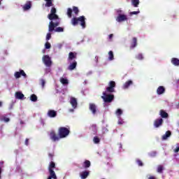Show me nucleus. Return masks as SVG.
<instances>
[{"label": "nucleus", "mask_w": 179, "mask_h": 179, "mask_svg": "<svg viewBox=\"0 0 179 179\" xmlns=\"http://www.w3.org/2000/svg\"><path fill=\"white\" fill-rule=\"evenodd\" d=\"M56 13L57 8L52 7L50 13L48 15V19L51 20L48 27V31H50V33H52V31L62 33V31H64V28L61 27H57V26H59V23H61V19ZM55 27L57 28L55 29Z\"/></svg>", "instance_id": "1"}, {"label": "nucleus", "mask_w": 179, "mask_h": 179, "mask_svg": "<svg viewBox=\"0 0 179 179\" xmlns=\"http://www.w3.org/2000/svg\"><path fill=\"white\" fill-rule=\"evenodd\" d=\"M113 81H110L109 87L106 88V91L103 92V99L105 104L106 103H111L113 101Z\"/></svg>", "instance_id": "2"}, {"label": "nucleus", "mask_w": 179, "mask_h": 179, "mask_svg": "<svg viewBox=\"0 0 179 179\" xmlns=\"http://www.w3.org/2000/svg\"><path fill=\"white\" fill-rule=\"evenodd\" d=\"M85 16H80L79 17H73L71 20V24L73 26H78V24H80V26L83 27V29H85L86 27V22H85Z\"/></svg>", "instance_id": "3"}, {"label": "nucleus", "mask_w": 179, "mask_h": 179, "mask_svg": "<svg viewBox=\"0 0 179 179\" xmlns=\"http://www.w3.org/2000/svg\"><path fill=\"white\" fill-rule=\"evenodd\" d=\"M55 169V163L54 162H50L48 166L49 176L47 179H58V178L57 177V174L55 173V171H54Z\"/></svg>", "instance_id": "4"}, {"label": "nucleus", "mask_w": 179, "mask_h": 179, "mask_svg": "<svg viewBox=\"0 0 179 179\" xmlns=\"http://www.w3.org/2000/svg\"><path fill=\"white\" fill-rule=\"evenodd\" d=\"M70 132L71 131L69 129L64 127H59L58 129V135L60 136V139L68 138V136H69Z\"/></svg>", "instance_id": "5"}, {"label": "nucleus", "mask_w": 179, "mask_h": 179, "mask_svg": "<svg viewBox=\"0 0 179 179\" xmlns=\"http://www.w3.org/2000/svg\"><path fill=\"white\" fill-rule=\"evenodd\" d=\"M69 103L72 108H69V113H75V110L78 108V100L76 98L71 96Z\"/></svg>", "instance_id": "6"}, {"label": "nucleus", "mask_w": 179, "mask_h": 179, "mask_svg": "<svg viewBox=\"0 0 179 179\" xmlns=\"http://www.w3.org/2000/svg\"><path fill=\"white\" fill-rule=\"evenodd\" d=\"M117 12L118 13V15L116 17V20L119 23H121L122 22H125V21L128 20V16H127V15H125V14H122V10H117Z\"/></svg>", "instance_id": "7"}, {"label": "nucleus", "mask_w": 179, "mask_h": 179, "mask_svg": "<svg viewBox=\"0 0 179 179\" xmlns=\"http://www.w3.org/2000/svg\"><path fill=\"white\" fill-rule=\"evenodd\" d=\"M42 61L47 68H49L52 65L51 57H50L48 55H44L42 58Z\"/></svg>", "instance_id": "8"}, {"label": "nucleus", "mask_w": 179, "mask_h": 179, "mask_svg": "<svg viewBox=\"0 0 179 179\" xmlns=\"http://www.w3.org/2000/svg\"><path fill=\"white\" fill-rule=\"evenodd\" d=\"M49 136H50V139L52 142H58V141H59V139H61V137L57 135V133H55V131H50Z\"/></svg>", "instance_id": "9"}, {"label": "nucleus", "mask_w": 179, "mask_h": 179, "mask_svg": "<svg viewBox=\"0 0 179 179\" xmlns=\"http://www.w3.org/2000/svg\"><path fill=\"white\" fill-rule=\"evenodd\" d=\"M14 76L15 78V79H19L20 78V76H23L24 78H27V75L26 74V73H24V71L20 69L19 71H16L14 73Z\"/></svg>", "instance_id": "10"}, {"label": "nucleus", "mask_w": 179, "mask_h": 179, "mask_svg": "<svg viewBox=\"0 0 179 179\" xmlns=\"http://www.w3.org/2000/svg\"><path fill=\"white\" fill-rule=\"evenodd\" d=\"M47 115L49 117V118H55V117L57 115V110H48Z\"/></svg>", "instance_id": "11"}, {"label": "nucleus", "mask_w": 179, "mask_h": 179, "mask_svg": "<svg viewBox=\"0 0 179 179\" xmlns=\"http://www.w3.org/2000/svg\"><path fill=\"white\" fill-rule=\"evenodd\" d=\"M163 125V119L159 118L155 120L154 122V127L155 128H159V127H162Z\"/></svg>", "instance_id": "12"}, {"label": "nucleus", "mask_w": 179, "mask_h": 179, "mask_svg": "<svg viewBox=\"0 0 179 179\" xmlns=\"http://www.w3.org/2000/svg\"><path fill=\"white\" fill-rule=\"evenodd\" d=\"M15 97L17 100H23L24 99V94H23V93H22V92L19 91V92H15Z\"/></svg>", "instance_id": "13"}, {"label": "nucleus", "mask_w": 179, "mask_h": 179, "mask_svg": "<svg viewBox=\"0 0 179 179\" xmlns=\"http://www.w3.org/2000/svg\"><path fill=\"white\" fill-rule=\"evenodd\" d=\"M97 106L94 103H90V110L92 111V114L94 115L97 113Z\"/></svg>", "instance_id": "14"}, {"label": "nucleus", "mask_w": 179, "mask_h": 179, "mask_svg": "<svg viewBox=\"0 0 179 179\" xmlns=\"http://www.w3.org/2000/svg\"><path fill=\"white\" fill-rule=\"evenodd\" d=\"M23 10H29V9H31V1H27L23 6H22Z\"/></svg>", "instance_id": "15"}, {"label": "nucleus", "mask_w": 179, "mask_h": 179, "mask_svg": "<svg viewBox=\"0 0 179 179\" xmlns=\"http://www.w3.org/2000/svg\"><path fill=\"white\" fill-rule=\"evenodd\" d=\"M75 58H76V53L71 52L69 54V58H68V61L69 63L72 62V61H73V59H75Z\"/></svg>", "instance_id": "16"}, {"label": "nucleus", "mask_w": 179, "mask_h": 179, "mask_svg": "<svg viewBox=\"0 0 179 179\" xmlns=\"http://www.w3.org/2000/svg\"><path fill=\"white\" fill-rule=\"evenodd\" d=\"M76 65H78V63L76 61L73 60V62L70 63V65L68 67L69 71H73L75 68H76Z\"/></svg>", "instance_id": "17"}, {"label": "nucleus", "mask_w": 179, "mask_h": 179, "mask_svg": "<svg viewBox=\"0 0 179 179\" xmlns=\"http://www.w3.org/2000/svg\"><path fill=\"white\" fill-rule=\"evenodd\" d=\"M171 136V131H167L165 134H164L162 137V141H167L168 138H170Z\"/></svg>", "instance_id": "18"}, {"label": "nucleus", "mask_w": 179, "mask_h": 179, "mask_svg": "<svg viewBox=\"0 0 179 179\" xmlns=\"http://www.w3.org/2000/svg\"><path fill=\"white\" fill-rule=\"evenodd\" d=\"M0 121L1 122H9V121H10V119H9V117H7L6 115H0Z\"/></svg>", "instance_id": "19"}, {"label": "nucleus", "mask_w": 179, "mask_h": 179, "mask_svg": "<svg viewBox=\"0 0 179 179\" xmlns=\"http://www.w3.org/2000/svg\"><path fill=\"white\" fill-rule=\"evenodd\" d=\"M134 84V82H132V80H129L128 81H127L124 85L122 88L123 89H128V87H129L131 85Z\"/></svg>", "instance_id": "20"}, {"label": "nucleus", "mask_w": 179, "mask_h": 179, "mask_svg": "<svg viewBox=\"0 0 179 179\" xmlns=\"http://www.w3.org/2000/svg\"><path fill=\"white\" fill-rule=\"evenodd\" d=\"M166 92V89L163 86H159L157 90V94H163Z\"/></svg>", "instance_id": "21"}, {"label": "nucleus", "mask_w": 179, "mask_h": 179, "mask_svg": "<svg viewBox=\"0 0 179 179\" xmlns=\"http://www.w3.org/2000/svg\"><path fill=\"white\" fill-rule=\"evenodd\" d=\"M171 64H173V65H174L175 66H179V59L176 58V57H173L171 60Z\"/></svg>", "instance_id": "22"}, {"label": "nucleus", "mask_w": 179, "mask_h": 179, "mask_svg": "<svg viewBox=\"0 0 179 179\" xmlns=\"http://www.w3.org/2000/svg\"><path fill=\"white\" fill-rule=\"evenodd\" d=\"M46 1L45 6L46 8H50V6H54V3H52L54 0H44Z\"/></svg>", "instance_id": "23"}, {"label": "nucleus", "mask_w": 179, "mask_h": 179, "mask_svg": "<svg viewBox=\"0 0 179 179\" xmlns=\"http://www.w3.org/2000/svg\"><path fill=\"white\" fill-rule=\"evenodd\" d=\"M60 82L64 86L68 85V79L65 77V75H64V76L60 78Z\"/></svg>", "instance_id": "24"}, {"label": "nucleus", "mask_w": 179, "mask_h": 179, "mask_svg": "<svg viewBox=\"0 0 179 179\" xmlns=\"http://www.w3.org/2000/svg\"><path fill=\"white\" fill-rule=\"evenodd\" d=\"M159 113L162 118H169V113L167 112L160 110Z\"/></svg>", "instance_id": "25"}, {"label": "nucleus", "mask_w": 179, "mask_h": 179, "mask_svg": "<svg viewBox=\"0 0 179 179\" xmlns=\"http://www.w3.org/2000/svg\"><path fill=\"white\" fill-rule=\"evenodd\" d=\"M89 171H83L81 173H80V177L82 179H85V178H87V177L89 176Z\"/></svg>", "instance_id": "26"}, {"label": "nucleus", "mask_w": 179, "mask_h": 179, "mask_svg": "<svg viewBox=\"0 0 179 179\" xmlns=\"http://www.w3.org/2000/svg\"><path fill=\"white\" fill-rule=\"evenodd\" d=\"M132 43H131V48H135V47H136V45H138V39L136 38H133V40H132Z\"/></svg>", "instance_id": "27"}, {"label": "nucleus", "mask_w": 179, "mask_h": 179, "mask_svg": "<svg viewBox=\"0 0 179 179\" xmlns=\"http://www.w3.org/2000/svg\"><path fill=\"white\" fill-rule=\"evenodd\" d=\"M139 0H131V5H133L134 8H138V6H139Z\"/></svg>", "instance_id": "28"}, {"label": "nucleus", "mask_w": 179, "mask_h": 179, "mask_svg": "<svg viewBox=\"0 0 179 179\" xmlns=\"http://www.w3.org/2000/svg\"><path fill=\"white\" fill-rule=\"evenodd\" d=\"M91 166V163H90V161L89 160H85L83 163V167L85 169H89V167H90Z\"/></svg>", "instance_id": "29"}, {"label": "nucleus", "mask_w": 179, "mask_h": 179, "mask_svg": "<svg viewBox=\"0 0 179 179\" xmlns=\"http://www.w3.org/2000/svg\"><path fill=\"white\" fill-rule=\"evenodd\" d=\"M31 101H33L34 103H36L37 101V96L36 94H33L30 96Z\"/></svg>", "instance_id": "30"}, {"label": "nucleus", "mask_w": 179, "mask_h": 179, "mask_svg": "<svg viewBox=\"0 0 179 179\" xmlns=\"http://www.w3.org/2000/svg\"><path fill=\"white\" fill-rule=\"evenodd\" d=\"M163 170H164V168L162 165H159L157 169V173H163Z\"/></svg>", "instance_id": "31"}, {"label": "nucleus", "mask_w": 179, "mask_h": 179, "mask_svg": "<svg viewBox=\"0 0 179 179\" xmlns=\"http://www.w3.org/2000/svg\"><path fill=\"white\" fill-rule=\"evenodd\" d=\"M73 12H74L76 16H78V15L79 13V8H78V7H76V6H73Z\"/></svg>", "instance_id": "32"}, {"label": "nucleus", "mask_w": 179, "mask_h": 179, "mask_svg": "<svg viewBox=\"0 0 179 179\" xmlns=\"http://www.w3.org/2000/svg\"><path fill=\"white\" fill-rule=\"evenodd\" d=\"M67 15H68V17L69 18L72 17V8H69L67 9Z\"/></svg>", "instance_id": "33"}, {"label": "nucleus", "mask_w": 179, "mask_h": 179, "mask_svg": "<svg viewBox=\"0 0 179 179\" xmlns=\"http://www.w3.org/2000/svg\"><path fill=\"white\" fill-rule=\"evenodd\" d=\"M115 114L117 117H121V115H122V110L117 109L115 112Z\"/></svg>", "instance_id": "34"}, {"label": "nucleus", "mask_w": 179, "mask_h": 179, "mask_svg": "<svg viewBox=\"0 0 179 179\" xmlns=\"http://www.w3.org/2000/svg\"><path fill=\"white\" fill-rule=\"evenodd\" d=\"M93 142L94 143H100V139L99 138V137L97 136H94V138H93Z\"/></svg>", "instance_id": "35"}, {"label": "nucleus", "mask_w": 179, "mask_h": 179, "mask_svg": "<svg viewBox=\"0 0 179 179\" xmlns=\"http://www.w3.org/2000/svg\"><path fill=\"white\" fill-rule=\"evenodd\" d=\"M136 59L142 60L143 59V55L142 53H139L136 56Z\"/></svg>", "instance_id": "36"}, {"label": "nucleus", "mask_w": 179, "mask_h": 179, "mask_svg": "<svg viewBox=\"0 0 179 179\" xmlns=\"http://www.w3.org/2000/svg\"><path fill=\"white\" fill-rule=\"evenodd\" d=\"M108 55V60L113 61V50L109 51Z\"/></svg>", "instance_id": "37"}, {"label": "nucleus", "mask_w": 179, "mask_h": 179, "mask_svg": "<svg viewBox=\"0 0 179 179\" xmlns=\"http://www.w3.org/2000/svg\"><path fill=\"white\" fill-rule=\"evenodd\" d=\"M41 82V85L42 86V88L44 89L45 86V80L44 79H41L40 80Z\"/></svg>", "instance_id": "38"}, {"label": "nucleus", "mask_w": 179, "mask_h": 179, "mask_svg": "<svg viewBox=\"0 0 179 179\" xmlns=\"http://www.w3.org/2000/svg\"><path fill=\"white\" fill-rule=\"evenodd\" d=\"M45 48L46 50H50V48H51V44L48 42H47L45 44Z\"/></svg>", "instance_id": "39"}, {"label": "nucleus", "mask_w": 179, "mask_h": 179, "mask_svg": "<svg viewBox=\"0 0 179 179\" xmlns=\"http://www.w3.org/2000/svg\"><path fill=\"white\" fill-rule=\"evenodd\" d=\"M51 72V68L48 67L45 69V75H48V73H50Z\"/></svg>", "instance_id": "40"}, {"label": "nucleus", "mask_w": 179, "mask_h": 179, "mask_svg": "<svg viewBox=\"0 0 179 179\" xmlns=\"http://www.w3.org/2000/svg\"><path fill=\"white\" fill-rule=\"evenodd\" d=\"M138 13H141V11H132L129 13L130 16H132L133 15H138Z\"/></svg>", "instance_id": "41"}, {"label": "nucleus", "mask_w": 179, "mask_h": 179, "mask_svg": "<svg viewBox=\"0 0 179 179\" xmlns=\"http://www.w3.org/2000/svg\"><path fill=\"white\" fill-rule=\"evenodd\" d=\"M51 39V32L49 31V33L46 35V41H48V40Z\"/></svg>", "instance_id": "42"}, {"label": "nucleus", "mask_w": 179, "mask_h": 179, "mask_svg": "<svg viewBox=\"0 0 179 179\" xmlns=\"http://www.w3.org/2000/svg\"><path fill=\"white\" fill-rule=\"evenodd\" d=\"M13 106H15V101H12L8 107V110H12V108H13Z\"/></svg>", "instance_id": "43"}, {"label": "nucleus", "mask_w": 179, "mask_h": 179, "mask_svg": "<svg viewBox=\"0 0 179 179\" xmlns=\"http://www.w3.org/2000/svg\"><path fill=\"white\" fill-rule=\"evenodd\" d=\"M136 163H137V164H138V166H143V162H142V161H141V159H137V160H136Z\"/></svg>", "instance_id": "44"}, {"label": "nucleus", "mask_w": 179, "mask_h": 179, "mask_svg": "<svg viewBox=\"0 0 179 179\" xmlns=\"http://www.w3.org/2000/svg\"><path fill=\"white\" fill-rule=\"evenodd\" d=\"M117 124H119V125H122V124H124V120L120 119L117 122Z\"/></svg>", "instance_id": "45"}, {"label": "nucleus", "mask_w": 179, "mask_h": 179, "mask_svg": "<svg viewBox=\"0 0 179 179\" xmlns=\"http://www.w3.org/2000/svg\"><path fill=\"white\" fill-rule=\"evenodd\" d=\"M173 152H174L175 153H178V152H179V145H178V146L176 147V148L173 150Z\"/></svg>", "instance_id": "46"}, {"label": "nucleus", "mask_w": 179, "mask_h": 179, "mask_svg": "<svg viewBox=\"0 0 179 179\" xmlns=\"http://www.w3.org/2000/svg\"><path fill=\"white\" fill-rule=\"evenodd\" d=\"M25 145H26V146H29V139L28 138H27L25 140Z\"/></svg>", "instance_id": "47"}, {"label": "nucleus", "mask_w": 179, "mask_h": 179, "mask_svg": "<svg viewBox=\"0 0 179 179\" xmlns=\"http://www.w3.org/2000/svg\"><path fill=\"white\" fill-rule=\"evenodd\" d=\"M17 170L18 173H22V169H20V167H17Z\"/></svg>", "instance_id": "48"}, {"label": "nucleus", "mask_w": 179, "mask_h": 179, "mask_svg": "<svg viewBox=\"0 0 179 179\" xmlns=\"http://www.w3.org/2000/svg\"><path fill=\"white\" fill-rule=\"evenodd\" d=\"M95 61L96 63L99 62V56L95 57Z\"/></svg>", "instance_id": "49"}, {"label": "nucleus", "mask_w": 179, "mask_h": 179, "mask_svg": "<svg viewBox=\"0 0 179 179\" xmlns=\"http://www.w3.org/2000/svg\"><path fill=\"white\" fill-rule=\"evenodd\" d=\"M3 54H4V55H8V50H4V51H3Z\"/></svg>", "instance_id": "50"}, {"label": "nucleus", "mask_w": 179, "mask_h": 179, "mask_svg": "<svg viewBox=\"0 0 179 179\" xmlns=\"http://www.w3.org/2000/svg\"><path fill=\"white\" fill-rule=\"evenodd\" d=\"M2 173V167H0V179H1V174Z\"/></svg>", "instance_id": "51"}, {"label": "nucleus", "mask_w": 179, "mask_h": 179, "mask_svg": "<svg viewBox=\"0 0 179 179\" xmlns=\"http://www.w3.org/2000/svg\"><path fill=\"white\" fill-rule=\"evenodd\" d=\"M148 179H156V178H155V176H150Z\"/></svg>", "instance_id": "52"}, {"label": "nucleus", "mask_w": 179, "mask_h": 179, "mask_svg": "<svg viewBox=\"0 0 179 179\" xmlns=\"http://www.w3.org/2000/svg\"><path fill=\"white\" fill-rule=\"evenodd\" d=\"M112 38H113V34L109 35V40H111Z\"/></svg>", "instance_id": "53"}, {"label": "nucleus", "mask_w": 179, "mask_h": 179, "mask_svg": "<svg viewBox=\"0 0 179 179\" xmlns=\"http://www.w3.org/2000/svg\"><path fill=\"white\" fill-rule=\"evenodd\" d=\"M113 87H115V82L113 81Z\"/></svg>", "instance_id": "54"}, {"label": "nucleus", "mask_w": 179, "mask_h": 179, "mask_svg": "<svg viewBox=\"0 0 179 179\" xmlns=\"http://www.w3.org/2000/svg\"><path fill=\"white\" fill-rule=\"evenodd\" d=\"M3 103L0 101V107H2Z\"/></svg>", "instance_id": "55"}, {"label": "nucleus", "mask_w": 179, "mask_h": 179, "mask_svg": "<svg viewBox=\"0 0 179 179\" xmlns=\"http://www.w3.org/2000/svg\"><path fill=\"white\" fill-rule=\"evenodd\" d=\"M41 124H43V125H44V120H41Z\"/></svg>", "instance_id": "56"}, {"label": "nucleus", "mask_w": 179, "mask_h": 179, "mask_svg": "<svg viewBox=\"0 0 179 179\" xmlns=\"http://www.w3.org/2000/svg\"><path fill=\"white\" fill-rule=\"evenodd\" d=\"M87 81L85 80V81L84 82V85H87Z\"/></svg>", "instance_id": "57"}, {"label": "nucleus", "mask_w": 179, "mask_h": 179, "mask_svg": "<svg viewBox=\"0 0 179 179\" xmlns=\"http://www.w3.org/2000/svg\"><path fill=\"white\" fill-rule=\"evenodd\" d=\"M50 157H52V154H49Z\"/></svg>", "instance_id": "58"}, {"label": "nucleus", "mask_w": 179, "mask_h": 179, "mask_svg": "<svg viewBox=\"0 0 179 179\" xmlns=\"http://www.w3.org/2000/svg\"><path fill=\"white\" fill-rule=\"evenodd\" d=\"M0 164H1V165L3 164V162H1Z\"/></svg>", "instance_id": "59"}, {"label": "nucleus", "mask_w": 179, "mask_h": 179, "mask_svg": "<svg viewBox=\"0 0 179 179\" xmlns=\"http://www.w3.org/2000/svg\"><path fill=\"white\" fill-rule=\"evenodd\" d=\"M20 124H23V122L21 121V122H20Z\"/></svg>", "instance_id": "60"}, {"label": "nucleus", "mask_w": 179, "mask_h": 179, "mask_svg": "<svg viewBox=\"0 0 179 179\" xmlns=\"http://www.w3.org/2000/svg\"><path fill=\"white\" fill-rule=\"evenodd\" d=\"M113 99H114V95H113Z\"/></svg>", "instance_id": "61"}, {"label": "nucleus", "mask_w": 179, "mask_h": 179, "mask_svg": "<svg viewBox=\"0 0 179 179\" xmlns=\"http://www.w3.org/2000/svg\"><path fill=\"white\" fill-rule=\"evenodd\" d=\"M1 1H0V5H1Z\"/></svg>", "instance_id": "62"}]
</instances>
